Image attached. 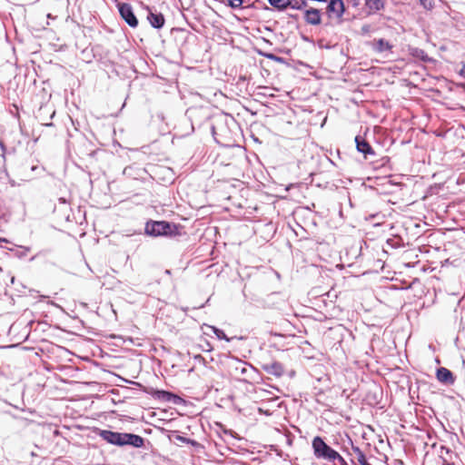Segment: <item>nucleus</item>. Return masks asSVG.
I'll use <instances>...</instances> for the list:
<instances>
[{
	"mask_svg": "<svg viewBox=\"0 0 465 465\" xmlns=\"http://www.w3.org/2000/svg\"><path fill=\"white\" fill-rule=\"evenodd\" d=\"M144 232L153 237L173 236L178 234V227L167 221H148L145 223Z\"/></svg>",
	"mask_w": 465,
	"mask_h": 465,
	"instance_id": "f257e3e1",
	"label": "nucleus"
},
{
	"mask_svg": "<svg viewBox=\"0 0 465 465\" xmlns=\"http://www.w3.org/2000/svg\"><path fill=\"white\" fill-rule=\"evenodd\" d=\"M312 448L315 458L329 461L335 460V455L338 451L329 446L321 436H315L312 439Z\"/></svg>",
	"mask_w": 465,
	"mask_h": 465,
	"instance_id": "f03ea898",
	"label": "nucleus"
},
{
	"mask_svg": "<svg viewBox=\"0 0 465 465\" xmlns=\"http://www.w3.org/2000/svg\"><path fill=\"white\" fill-rule=\"evenodd\" d=\"M117 8L122 19L132 28H135L138 25V19L135 16L133 7L128 3H117Z\"/></svg>",
	"mask_w": 465,
	"mask_h": 465,
	"instance_id": "7ed1b4c3",
	"label": "nucleus"
},
{
	"mask_svg": "<svg viewBox=\"0 0 465 465\" xmlns=\"http://www.w3.org/2000/svg\"><path fill=\"white\" fill-rule=\"evenodd\" d=\"M99 436L105 440L106 442L117 445V446H124V433L122 432H116L108 430H101L99 432Z\"/></svg>",
	"mask_w": 465,
	"mask_h": 465,
	"instance_id": "20e7f679",
	"label": "nucleus"
},
{
	"mask_svg": "<svg viewBox=\"0 0 465 465\" xmlns=\"http://www.w3.org/2000/svg\"><path fill=\"white\" fill-rule=\"evenodd\" d=\"M262 369L268 374L280 378L284 373V367L279 361H271L262 364Z\"/></svg>",
	"mask_w": 465,
	"mask_h": 465,
	"instance_id": "39448f33",
	"label": "nucleus"
},
{
	"mask_svg": "<svg viewBox=\"0 0 465 465\" xmlns=\"http://www.w3.org/2000/svg\"><path fill=\"white\" fill-rule=\"evenodd\" d=\"M252 367L243 361H236L233 366V374L235 376L248 378L252 371Z\"/></svg>",
	"mask_w": 465,
	"mask_h": 465,
	"instance_id": "423d86ee",
	"label": "nucleus"
},
{
	"mask_svg": "<svg viewBox=\"0 0 465 465\" xmlns=\"http://www.w3.org/2000/svg\"><path fill=\"white\" fill-rule=\"evenodd\" d=\"M344 3L342 0H331L327 5V13L333 14L337 18H341L344 14Z\"/></svg>",
	"mask_w": 465,
	"mask_h": 465,
	"instance_id": "0eeeda50",
	"label": "nucleus"
},
{
	"mask_svg": "<svg viewBox=\"0 0 465 465\" xmlns=\"http://www.w3.org/2000/svg\"><path fill=\"white\" fill-rule=\"evenodd\" d=\"M304 20L308 25H319L322 23L320 10L312 7L305 10Z\"/></svg>",
	"mask_w": 465,
	"mask_h": 465,
	"instance_id": "6e6552de",
	"label": "nucleus"
},
{
	"mask_svg": "<svg viewBox=\"0 0 465 465\" xmlns=\"http://www.w3.org/2000/svg\"><path fill=\"white\" fill-rule=\"evenodd\" d=\"M355 143L357 151L363 153L365 158H367L368 155H375V152L372 147L364 138L359 135L356 136Z\"/></svg>",
	"mask_w": 465,
	"mask_h": 465,
	"instance_id": "1a4fd4ad",
	"label": "nucleus"
},
{
	"mask_svg": "<svg viewBox=\"0 0 465 465\" xmlns=\"http://www.w3.org/2000/svg\"><path fill=\"white\" fill-rule=\"evenodd\" d=\"M436 377L439 381L445 384H453L455 381L452 372L444 367L437 370Z\"/></svg>",
	"mask_w": 465,
	"mask_h": 465,
	"instance_id": "9d476101",
	"label": "nucleus"
},
{
	"mask_svg": "<svg viewBox=\"0 0 465 465\" xmlns=\"http://www.w3.org/2000/svg\"><path fill=\"white\" fill-rule=\"evenodd\" d=\"M124 445H131L136 448H140L143 445V439L136 434L124 433Z\"/></svg>",
	"mask_w": 465,
	"mask_h": 465,
	"instance_id": "9b49d317",
	"label": "nucleus"
},
{
	"mask_svg": "<svg viewBox=\"0 0 465 465\" xmlns=\"http://www.w3.org/2000/svg\"><path fill=\"white\" fill-rule=\"evenodd\" d=\"M147 19L150 25L155 29L162 28L165 22L164 16L161 13L149 12Z\"/></svg>",
	"mask_w": 465,
	"mask_h": 465,
	"instance_id": "f8f14e48",
	"label": "nucleus"
},
{
	"mask_svg": "<svg viewBox=\"0 0 465 465\" xmlns=\"http://www.w3.org/2000/svg\"><path fill=\"white\" fill-rule=\"evenodd\" d=\"M410 55L419 59L424 63L431 62L432 59L426 54V52L419 47L409 46L408 48Z\"/></svg>",
	"mask_w": 465,
	"mask_h": 465,
	"instance_id": "ddd939ff",
	"label": "nucleus"
},
{
	"mask_svg": "<svg viewBox=\"0 0 465 465\" xmlns=\"http://www.w3.org/2000/svg\"><path fill=\"white\" fill-rule=\"evenodd\" d=\"M373 49L377 53H383L385 51H391L392 49V45L385 39L381 38L375 42Z\"/></svg>",
	"mask_w": 465,
	"mask_h": 465,
	"instance_id": "4468645a",
	"label": "nucleus"
},
{
	"mask_svg": "<svg viewBox=\"0 0 465 465\" xmlns=\"http://www.w3.org/2000/svg\"><path fill=\"white\" fill-rule=\"evenodd\" d=\"M268 3L275 9L284 11L291 5V0H268Z\"/></svg>",
	"mask_w": 465,
	"mask_h": 465,
	"instance_id": "2eb2a0df",
	"label": "nucleus"
},
{
	"mask_svg": "<svg viewBox=\"0 0 465 465\" xmlns=\"http://www.w3.org/2000/svg\"><path fill=\"white\" fill-rule=\"evenodd\" d=\"M352 450L355 454V459L360 465H371L368 462L365 454L359 447L352 446Z\"/></svg>",
	"mask_w": 465,
	"mask_h": 465,
	"instance_id": "dca6fc26",
	"label": "nucleus"
},
{
	"mask_svg": "<svg viewBox=\"0 0 465 465\" xmlns=\"http://www.w3.org/2000/svg\"><path fill=\"white\" fill-rule=\"evenodd\" d=\"M365 5L371 12H377L383 8L382 0H365Z\"/></svg>",
	"mask_w": 465,
	"mask_h": 465,
	"instance_id": "f3484780",
	"label": "nucleus"
},
{
	"mask_svg": "<svg viewBox=\"0 0 465 465\" xmlns=\"http://www.w3.org/2000/svg\"><path fill=\"white\" fill-rule=\"evenodd\" d=\"M208 328H210L213 332L216 335V337L219 339V340H224L226 341H231L233 338H229L227 337V335L224 333V331L223 330H220L214 326H211V325H207Z\"/></svg>",
	"mask_w": 465,
	"mask_h": 465,
	"instance_id": "a211bd4d",
	"label": "nucleus"
},
{
	"mask_svg": "<svg viewBox=\"0 0 465 465\" xmlns=\"http://www.w3.org/2000/svg\"><path fill=\"white\" fill-rule=\"evenodd\" d=\"M306 5L307 2L305 0H291L289 7L292 9L302 10Z\"/></svg>",
	"mask_w": 465,
	"mask_h": 465,
	"instance_id": "6ab92c4d",
	"label": "nucleus"
},
{
	"mask_svg": "<svg viewBox=\"0 0 465 465\" xmlns=\"http://www.w3.org/2000/svg\"><path fill=\"white\" fill-rule=\"evenodd\" d=\"M436 1L437 0H419L420 5L428 11H430L435 7Z\"/></svg>",
	"mask_w": 465,
	"mask_h": 465,
	"instance_id": "aec40b11",
	"label": "nucleus"
},
{
	"mask_svg": "<svg viewBox=\"0 0 465 465\" xmlns=\"http://www.w3.org/2000/svg\"><path fill=\"white\" fill-rule=\"evenodd\" d=\"M43 113H47L49 114L50 113V119H52L55 114L54 110H52V108H50L48 105H45V106H41L39 111H38V117L41 119V120H44L42 114Z\"/></svg>",
	"mask_w": 465,
	"mask_h": 465,
	"instance_id": "412c9836",
	"label": "nucleus"
},
{
	"mask_svg": "<svg viewBox=\"0 0 465 465\" xmlns=\"http://www.w3.org/2000/svg\"><path fill=\"white\" fill-rule=\"evenodd\" d=\"M227 2L228 6H230L232 9L242 8L243 3L242 0H227Z\"/></svg>",
	"mask_w": 465,
	"mask_h": 465,
	"instance_id": "4be33fe9",
	"label": "nucleus"
},
{
	"mask_svg": "<svg viewBox=\"0 0 465 465\" xmlns=\"http://www.w3.org/2000/svg\"><path fill=\"white\" fill-rule=\"evenodd\" d=\"M21 249H22L21 251L16 252V255L19 258L25 257L30 252V248L29 247H23L22 246Z\"/></svg>",
	"mask_w": 465,
	"mask_h": 465,
	"instance_id": "5701e85b",
	"label": "nucleus"
},
{
	"mask_svg": "<svg viewBox=\"0 0 465 465\" xmlns=\"http://www.w3.org/2000/svg\"><path fill=\"white\" fill-rule=\"evenodd\" d=\"M335 456H337L335 457V460H338L339 465H348L347 461L339 454V452H337Z\"/></svg>",
	"mask_w": 465,
	"mask_h": 465,
	"instance_id": "b1692460",
	"label": "nucleus"
},
{
	"mask_svg": "<svg viewBox=\"0 0 465 465\" xmlns=\"http://www.w3.org/2000/svg\"><path fill=\"white\" fill-rule=\"evenodd\" d=\"M188 439H189V438H185V437L181 436V435H177V436H176V440H177L178 441L183 442V443H186V444H187Z\"/></svg>",
	"mask_w": 465,
	"mask_h": 465,
	"instance_id": "393cba45",
	"label": "nucleus"
},
{
	"mask_svg": "<svg viewBox=\"0 0 465 465\" xmlns=\"http://www.w3.org/2000/svg\"><path fill=\"white\" fill-rule=\"evenodd\" d=\"M187 444H190L192 446H199V443L195 440H193V439H188Z\"/></svg>",
	"mask_w": 465,
	"mask_h": 465,
	"instance_id": "a878e982",
	"label": "nucleus"
},
{
	"mask_svg": "<svg viewBox=\"0 0 465 465\" xmlns=\"http://www.w3.org/2000/svg\"><path fill=\"white\" fill-rule=\"evenodd\" d=\"M265 56L270 58V59H272V60H280L279 57H277V56H275L274 54H266Z\"/></svg>",
	"mask_w": 465,
	"mask_h": 465,
	"instance_id": "bb28decb",
	"label": "nucleus"
},
{
	"mask_svg": "<svg viewBox=\"0 0 465 465\" xmlns=\"http://www.w3.org/2000/svg\"><path fill=\"white\" fill-rule=\"evenodd\" d=\"M440 457L443 459V465H454L453 463H449L448 460L443 457L442 453Z\"/></svg>",
	"mask_w": 465,
	"mask_h": 465,
	"instance_id": "cd10ccee",
	"label": "nucleus"
},
{
	"mask_svg": "<svg viewBox=\"0 0 465 465\" xmlns=\"http://www.w3.org/2000/svg\"><path fill=\"white\" fill-rule=\"evenodd\" d=\"M42 253H43V252H38V253H36L35 256H33L30 260H31V261L35 260L36 257L41 256V255H42Z\"/></svg>",
	"mask_w": 465,
	"mask_h": 465,
	"instance_id": "c85d7f7f",
	"label": "nucleus"
},
{
	"mask_svg": "<svg viewBox=\"0 0 465 465\" xmlns=\"http://www.w3.org/2000/svg\"><path fill=\"white\" fill-rule=\"evenodd\" d=\"M0 146L2 148V151L5 152V145H4V143L2 142H0Z\"/></svg>",
	"mask_w": 465,
	"mask_h": 465,
	"instance_id": "c756f323",
	"label": "nucleus"
},
{
	"mask_svg": "<svg viewBox=\"0 0 465 465\" xmlns=\"http://www.w3.org/2000/svg\"><path fill=\"white\" fill-rule=\"evenodd\" d=\"M290 16H291L292 18H294V19H296V18L298 17V16H297V15H290Z\"/></svg>",
	"mask_w": 465,
	"mask_h": 465,
	"instance_id": "7c9ffc66",
	"label": "nucleus"
},
{
	"mask_svg": "<svg viewBox=\"0 0 465 465\" xmlns=\"http://www.w3.org/2000/svg\"><path fill=\"white\" fill-rule=\"evenodd\" d=\"M362 31L367 32L368 31V27L367 26H363L362 27Z\"/></svg>",
	"mask_w": 465,
	"mask_h": 465,
	"instance_id": "2f4dec72",
	"label": "nucleus"
},
{
	"mask_svg": "<svg viewBox=\"0 0 465 465\" xmlns=\"http://www.w3.org/2000/svg\"><path fill=\"white\" fill-rule=\"evenodd\" d=\"M44 124L46 125V126H51L52 125L51 123H45Z\"/></svg>",
	"mask_w": 465,
	"mask_h": 465,
	"instance_id": "473e14b6",
	"label": "nucleus"
},
{
	"mask_svg": "<svg viewBox=\"0 0 465 465\" xmlns=\"http://www.w3.org/2000/svg\"><path fill=\"white\" fill-rule=\"evenodd\" d=\"M460 74L464 75L465 74V71L461 70Z\"/></svg>",
	"mask_w": 465,
	"mask_h": 465,
	"instance_id": "72a5a7b5",
	"label": "nucleus"
},
{
	"mask_svg": "<svg viewBox=\"0 0 465 465\" xmlns=\"http://www.w3.org/2000/svg\"><path fill=\"white\" fill-rule=\"evenodd\" d=\"M442 450H446L447 452H449V449L442 447Z\"/></svg>",
	"mask_w": 465,
	"mask_h": 465,
	"instance_id": "f704fd0d",
	"label": "nucleus"
}]
</instances>
